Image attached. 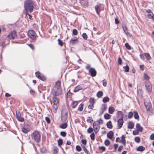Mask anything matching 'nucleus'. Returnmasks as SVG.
Instances as JSON below:
<instances>
[{
	"mask_svg": "<svg viewBox=\"0 0 154 154\" xmlns=\"http://www.w3.org/2000/svg\"><path fill=\"white\" fill-rule=\"evenodd\" d=\"M76 150L78 152H80L82 150L81 147L79 145H77L76 146Z\"/></svg>",
	"mask_w": 154,
	"mask_h": 154,
	"instance_id": "nucleus-46",
	"label": "nucleus"
},
{
	"mask_svg": "<svg viewBox=\"0 0 154 154\" xmlns=\"http://www.w3.org/2000/svg\"><path fill=\"white\" fill-rule=\"evenodd\" d=\"M90 137L91 139L94 140L95 139V134L94 133H92L90 135Z\"/></svg>",
	"mask_w": 154,
	"mask_h": 154,
	"instance_id": "nucleus-51",
	"label": "nucleus"
},
{
	"mask_svg": "<svg viewBox=\"0 0 154 154\" xmlns=\"http://www.w3.org/2000/svg\"><path fill=\"white\" fill-rule=\"evenodd\" d=\"M84 104L81 103L79 106L78 110L80 112H82L83 110V107L84 106Z\"/></svg>",
	"mask_w": 154,
	"mask_h": 154,
	"instance_id": "nucleus-31",
	"label": "nucleus"
},
{
	"mask_svg": "<svg viewBox=\"0 0 154 154\" xmlns=\"http://www.w3.org/2000/svg\"><path fill=\"white\" fill-rule=\"evenodd\" d=\"M113 134V132L112 131H110L107 134V137L110 139H112Z\"/></svg>",
	"mask_w": 154,
	"mask_h": 154,
	"instance_id": "nucleus-22",
	"label": "nucleus"
},
{
	"mask_svg": "<svg viewBox=\"0 0 154 154\" xmlns=\"http://www.w3.org/2000/svg\"><path fill=\"white\" fill-rule=\"evenodd\" d=\"M123 68L124 69V70L125 72H128L129 71V67L128 65H126L125 67H123Z\"/></svg>",
	"mask_w": 154,
	"mask_h": 154,
	"instance_id": "nucleus-36",
	"label": "nucleus"
},
{
	"mask_svg": "<svg viewBox=\"0 0 154 154\" xmlns=\"http://www.w3.org/2000/svg\"><path fill=\"white\" fill-rule=\"evenodd\" d=\"M133 116V113L132 112H129L128 115V118L129 119L131 118Z\"/></svg>",
	"mask_w": 154,
	"mask_h": 154,
	"instance_id": "nucleus-50",
	"label": "nucleus"
},
{
	"mask_svg": "<svg viewBox=\"0 0 154 154\" xmlns=\"http://www.w3.org/2000/svg\"><path fill=\"white\" fill-rule=\"evenodd\" d=\"M117 114L118 115H122L121 118L119 119L117 121L118 128L120 129L122 127L124 123L123 120L124 114H123V112L121 111H118L117 112Z\"/></svg>",
	"mask_w": 154,
	"mask_h": 154,
	"instance_id": "nucleus-3",
	"label": "nucleus"
},
{
	"mask_svg": "<svg viewBox=\"0 0 154 154\" xmlns=\"http://www.w3.org/2000/svg\"><path fill=\"white\" fill-rule=\"evenodd\" d=\"M82 37L85 40H87L88 38V36L85 33H83L82 35Z\"/></svg>",
	"mask_w": 154,
	"mask_h": 154,
	"instance_id": "nucleus-41",
	"label": "nucleus"
},
{
	"mask_svg": "<svg viewBox=\"0 0 154 154\" xmlns=\"http://www.w3.org/2000/svg\"><path fill=\"white\" fill-rule=\"evenodd\" d=\"M52 100L54 103L52 106L53 112H56L58 107L59 101L57 98L55 96L53 97Z\"/></svg>",
	"mask_w": 154,
	"mask_h": 154,
	"instance_id": "nucleus-5",
	"label": "nucleus"
},
{
	"mask_svg": "<svg viewBox=\"0 0 154 154\" xmlns=\"http://www.w3.org/2000/svg\"><path fill=\"white\" fill-rule=\"evenodd\" d=\"M72 94V93L70 92H67V97L68 98H70L71 97V95Z\"/></svg>",
	"mask_w": 154,
	"mask_h": 154,
	"instance_id": "nucleus-54",
	"label": "nucleus"
},
{
	"mask_svg": "<svg viewBox=\"0 0 154 154\" xmlns=\"http://www.w3.org/2000/svg\"><path fill=\"white\" fill-rule=\"evenodd\" d=\"M134 126V123L131 121L129 122L128 123V128L132 129Z\"/></svg>",
	"mask_w": 154,
	"mask_h": 154,
	"instance_id": "nucleus-19",
	"label": "nucleus"
},
{
	"mask_svg": "<svg viewBox=\"0 0 154 154\" xmlns=\"http://www.w3.org/2000/svg\"><path fill=\"white\" fill-rule=\"evenodd\" d=\"M143 78L145 80H148L150 79V77L147 74L144 73L143 74Z\"/></svg>",
	"mask_w": 154,
	"mask_h": 154,
	"instance_id": "nucleus-35",
	"label": "nucleus"
},
{
	"mask_svg": "<svg viewBox=\"0 0 154 154\" xmlns=\"http://www.w3.org/2000/svg\"><path fill=\"white\" fill-rule=\"evenodd\" d=\"M62 93V89L61 87H57V90L54 91L53 93L54 96L56 97L58 96Z\"/></svg>",
	"mask_w": 154,
	"mask_h": 154,
	"instance_id": "nucleus-12",
	"label": "nucleus"
},
{
	"mask_svg": "<svg viewBox=\"0 0 154 154\" xmlns=\"http://www.w3.org/2000/svg\"><path fill=\"white\" fill-rule=\"evenodd\" d=\"M86 69L89 70V73L92 77L95 76L97 74V71L94 68H91L90 64H88L85 67Z\"/></svg>",
	"mask_w": 154,
	"mask_h": 154,
	"instance_id": "nucleus-4",
	"label": "nucleus"
},
{
	"mask_svg": "<svg viewBox=\"0 0 154 154\" xmlns=\"http://www.w3.org/2000/svg\"><path fill=\"white\" fill-rule=\"evenodd\" d=\"M16 118L19 121L23 122L24 120V118L21 117V114L20 112L17 113L16 111Z\"/></svg>",
	"mask_w": 154,
	"mask_h": 154,
	"instance_id": "nucleus-13",
	"label": "nucleus"
},
{
	"mask_svg": "<svg viewBox=\"0 0 154 154\" xmlns=\"http://www.w3.org/2000/svg\"><path fill=\"white\" fill-rule=\"evenodd\" d=\"M125 45L126 48L128 49L131 50V47L129 45L128 43H125Z\"/></svg>",
	"mask_w": 154,
	"mask_h": 154,
	"instance_id": "nucleus-43",
	"label": "nucleus"
},
{
	"mask_svg": "<svg viewBox=\"0 0 154 154\" xmlns=\"http://www.w3.org/2000/svg\"><path fill=\"white\" fill-rule=\"evenodd\" d=\"M32 138L34 139L35 141L37 143H39L41 141V134L40 132L37 131H35L32 134Z\"/></svg>",
	"mask_w": 154,
	"mask_h": 154,
	"instance_id": "nucleus-2",
	"label": "nucleus"
},
{
	"mask_svg": "<svg viewBox=\"0 0 154 154\" xmlns=\"http://www.w3.org/2000/svg\"><path fill=\"white\" fill-rule=\"evenodd\" d=\"M22 131L24 133H26L29 131V130L26 129L25 127H23L22 128Z\"/></svg>",
	"mask_w": 154,
	"mask_h": 154,
	"instance_id": "nucleus-39",
	"label": "nucleus"
},
{
	"mask_svg": "<svg viewBox=\"0 0 154 154\" xmlns=\"http://www.w3.org/2000/svg\"><path fill=\"white\" fill-rule=\"evenodd\" d=\"M61 82L60 81H57L56 83V85H57V87H60Z\"/></svg>",
	"mask_w": 154,
	"mask_h": 154,
	"instance_id": "nucleus-60",
	"label": "nucleus"
},
{
	"mask_svg": "<svg viewBox=\"0 0 154 154\" xmlns=\"http://www.w3.org/2000/svg\"><path fill=\"white\" fill-rule=\"evenodd\" d=\"M67 123H64V124L62 123L60 125L59 127L60 128L62 129H65L67 127Z\"/></svg>",
	"mask_w": 154,
	"mask_h": 154,
	"instance_id": "nucleus-24",
	"label": "nucleus"
},
{
	"mask_svg": "<svg viewBox=\"0 0 154 154\" xmlns=\"http://www.w3.org/2000/svg\"><path fill=\"white\" fill-rule=\"evenodd\" d=\"M79 42L77 38L76 37L72 38L69 41V43L70 44L74 45L77 43Z\"/></svg>",
	"mask_w": 154,
	"mask_h": 154,
	"instance_id": "nucleus-14",
	"label": "nucleus"
},
{
	"mask_svg": "<svg viewBox=\"0 0 154 154\" xmlns=\"http://www.w3.org/2000/svg\"><path fill=\"white\" fill-rule=\"evenodd\" d=\"M57 41L58 42V44L62 46L63 45V43L62 40L60 39H58Z\"/></svg>",
	"mask_w": 154,
	"mask_h": 154,
	"instance_id": "nucleus-49",
	"label": "nucleus"
},
{
	"mask_svg": "<svg viewBox=\"0 0 154 154\" xmlns=\"http://www.w3.org/2000/svg\"><path fill=\"white\" fill-rule=\"evenodd\" d=\"M88 107L89 109H92L94 107V105L90 104L88 106Z\"/></svg>",
	"mask_w": 154,
	"mask_h": 154,
	"instance_id": "nucleus-58",
	"label": "nucleus"
},
{
	"mask_svg": "<svg viewBox=\"0 0 154 154\" xmlns=\"http://www.w3.org/2000/svg\"><path fill=\"white\" fill-rule=\"evenodd\" d=\"M82 87L80 85H78L75 87L73 90V91L75 92H76L82 89Z\"/></svg>",
	"mask_w": 154,
	"mask_h": 154,
	"instance_id": "nucleus-20",
	"label": "nucleus"
},
{
	"mask_svg": "<svg viewBox=\"0 0 154 154\" xmlns=\"http://www.w3.org/2000/svg\"><path fill=\"white\" fill-rule=\"evenodd\" d=\"M35 74L37 78L42 81H45L47 79L46 76L42 74L39 71H37L35 73Z\"/></svg>",
	"mask_w": 154,
	"mask_h": 154,
	"instance_id": "nucleus-9",
	"label": "nucleus"
},
{
	"mask_svg": "<svg viewBox=\"0 0 154 154\" xmlns=\"http://www.w3.org/2000/svg\"><path fill=\"white\" fill-rule=\"evenodd\" d=\"M88 119L87 120V121L90 123H91V122L93 121V120L92 118L91 117H88Z\"/></svg>",
	"mask_w": 154,
	"mask_h": 154,
	"instance_id": "nucleus-44",
	"label": "nucleus"
},
{
	"mask_svg": "<svg viewBox=\"0 0 154 154\" xmlns=\"http://www.w3.org/2000/svg\"><path fill=\"white\" fill-rule=\"evenodd\" d=\"M28 36L32 40L35 41L36 39L37 35L33 30H29L27 33Z\"/></svg>",
	"mask_w": 154,
	"mask_h": 154,
	"instance_id": "nucleus-7",
	"label": "nucleus"
},
{
	"mask_svg": "<svg viewBox=\"0 0 154 154\" xmlns=\"http://www.w3.org/2000/svg\"><path fill=\"white\" fill-rule=\"evenodd\" d=\"M134 141L137 143H139L140 141V138L138 137H136L134 138Z\"/></svg>",
	"mask_w": 154,
	"mask_h": 154,
	"instance_id": "nucleus-42",
	"label": "nucleus"
},
{
	"mask_svg": "<svg viewBox=\"0 0 154 154\" xmlns=\"http://www.w3.org/2000/svg\"><path fill=\"white\" fill-rule=\"evenodd\" d=\"M98 148L100 150H101L103 151H104L106 150L105 147L103 146H99Z\"/></svg>",
	"mask_w": 154,
	"mask_h": 154,
	"instance_id": "nucleus-53",
	"label": "nucleus"
},
{
	"mask_svg": "<svg viewBox=\"0 0 154 154\" xmlns=\"http://www.w3.org/2000/svg\"><path fill=\"white\" fill-rule=\"evenodd\" d=\"M97 121L100 124H103V120L101 118L100 119Z\"/></svg>",
	"mask_w": 154,
	"mask_h": 154,
	"instance_id": "nucleus-64",
	"label": "nucleus"
},
{
	"mask_svg": "<svg viewBox=\"0 0 154 154\" xmlns=\"http://www.w3.org/2000/svg\"><path fill=\"white\" fill-rule=\"evenodd\" d=\"M102 101L104 103L109 102V99L108 97H106L103 99Z\"/></svg>",
	"mask_w": 154,
	"mask_h": 154,
	"instance_id": "nucleus-33",
	"label": "nucleus"
},
{
	"mask_svg": "<svg viewBox=\"0 0 154 154\" xmlns=\"http://www.w3.org/2000/svg\"><path fill=\"white\" fill-rule=\"evenodd\" d=\"M17 34L16 31H13L11 32L8 35V38L10 39H13L16 37Z\"/></svg>",
	"mask_w": 154,
	"mask_h": 154,
	"instance_id": "nucleus-11",
	"label": "nucleus"
},
{
	"mask_svg": "<svg viewBox=\"0 0 154 154\" xmlns=\"http://www.w3.org/2000/svg\"><path fill=\"white\" fill-rule=\"evenodd\" d=\"M100 124L97 121L95 122L93 124V126H100Z\"/></svg>",
	"mask_w": 154,
	"mask_h": 154,
	"instance_id": "nucleus-57",
	"label": "nucleus"
},
{
	"mask_svg": "<svg viewBox=\"0 0 154 154\" xmlns=\"http://www.w3.org/2000/svg\"><path fill=\"white\" fill-rule=\"evenodd\" d=\"M154 16V14H153V15H152L150 14H149L147 15V17L149 19H153V18Z\"/></svg>",
	"mask_w": 154,
	"mask_h": 154,
	"instance_id": "nucleus-62",
	"label": "nucleus"
},
{
	"mask_svg": "<svg viewBox=\"0 0 154 154\" xmlns=\"http://www.w3.org/2000/svg\"><path fill=\"white\" fill-rule=\"evenodd\" d=\"M145 149V148L142 146H139L137 149V151L142 152Z\"/></svg>",
	"mask_w": 154,
	"mask_h": 154,
	"instance_id": "nucleus-27",
	"label": "nucleus"
},
{
	"mask_svg": "<svg viewBox=\"0 0 154 154\" xmlns=\"http://www.w3.org/2000/svg\"><path fill=\"white\" fill-rule=\"evenodd\" d=\"M78 102L77 101H73L71 105L73 108H75L78 105Z\"/></svg>",
	"mask_w": 154,
	"mask_h": 154,
	"instance_id": "nucleus-32",
	"label": "nucleus"
},
{
	"mask_svg": "<svg viewBox=\"0 0 154 154\" xmlns=\"http://www.w3.org/2000/svg\"><path fill=\"white\" fill-rule=\"evenodd\" d=\"M45 120L48 123V124L50 123V122H51L50 119L48 117H45Z\"/></svg>",
	"mask_w": 154,
	"mask_h": 154,
	"instance_id": "nucleus-55",
	"label": "nucleus"
},
{
	"mask_svg": "<svg viewBox=\"0 0 154 154\" xmlns=\"http://www.w3.org/2000/svg\"><path fill=\"white\" fill-rule=\"evenodd\" d=\"M100 126H93V128L94 132L95 134H97L99 130Z\"/></svg>",
	"mask_w": 154,
	"mask_h": 154,
	"instance_id": "nucleus-29",
	"label": "nucleus"
},
{
	"mask_svg": "<svg viewBox=\"0 0 154 154\" xmlns=\"http://www.w3.org/2000/svg\"><path fill=\"white\" fill-rule=\"evenodd\" d=\"M145 85L146 88V91L147 92L150 93L152 91V87L151 83L148 81L145 82Z\"/></svg>",
	"mask_w": 154,
	"mask_h": 154,
	"instance_id": "nucleus-10",
	"label": "nucleus"
},
{
	"mask_svg": "<svg viewBox=\"0 0 154 154\" xmlns=\"http://www.w3.org/2000/svg\"><path fill=\"white\" fill-rule=\"evenodd\" d=\"M53 154H58L59 153V150L57 146H54L53 147Z\"/></svg>",
	"mask_w": 154,
	"mask_h": 154,
	"instance_id": "nucleus-23",
	"label": "nucleus"
},
{
	"mask_svg": "<svg viewBox=\"0 0 154 154\" xmlns=\"http://www.w3.org/2000/svg\"><path fill=\"white\" fill-rule=\"evenodd\" d=\"M89 102L90 104H94L95 103V101L94 98L91 97L90 98L89 100Z\"/></svg>",
	"mask_w": 154,
	"mask_h": 154,
	"instance_id": "nucleus-38",
	"label": "nucleus"
},
{
	"mask_svg": "<svg viewBox=\"0 0 154 154\" xmlns=\"http://www.w3.org/2000/svg\"><path fill=\"white\" fill-rule=\"evenodd\" d=\"M139 131H138L135 130H134L133 132V134L134 135H137L139 133Z\"/></svg>",
	"mask_w": 154,
	"mask_h": 154,
	"instance_id": "nucleus-63",
	"label": "nucleus"
},
{
	"mask_svg": "<svg viewBox=\"0 0 154 154\" xmlns=\"http://www.w3.org/2000/svg\"><path fill=\"white\" fill-rule=\"evenodd\" d=\"M60 135L63 137H65L66 136V132L62 131L60 133Z\"/></svg>",
	"mask_w": 154,
	"mask_h": 154,
	"instance_id": "nucleus-47",
	"label": "nucleus"
},
{
	"mask_svg": "<svg viewBox=\"0 0 154 154\" xmlns=\"http://www.w3.org/2000/svg\"><path fill=\"white\" fill-rule=\"evenodd\" d=\"M111 116L110 114L107 113H105L104 115V118L106 119H110Z\"/></svg>",
	"mask_w": 154,
	"mask_h": 154,
	"instance_id": "nucleus-34",
	"label": "nucleus"
},
{
	"mask_svg": "<svg viewBox=\"0 0 154 154\" xmlns=\"http://www.w3.org/2000/svg\"><path fill=\"white\" fill-rule=\"evenodd\" d=\"M115 111V108L112 106H110L109 108V112L112 114Z\"/></svg>",
	"mask_w": 154,
	"mask_h": 154,
	"instance_id": "nucleus-28",
	"label": "nucleus"
},
{
	"mask_svg": "<svg viewBox=\"0 0 154 154\" xmlns=\"http://www.w3.org/2000/svg\"><path fill=\"white\" fill-rule=\"evenodd\" d=\"M126 141L125 137L124 135H122L121 137V142H123Z\"/></svg>",
	"mask_w": 154,
	"mask_h": 154,
	"instance_id": "nucleus-61",
	"label": "nucleus"
},
{
	"mask_svg": "<svg viewBox=\"0 0 154 154\" xmlns=\"http://www.w3.org/2000/svg\"><path fill=\"white\" fill-rule=\"evenodd\" d=\"M122 28L124 32L125 33L127 36L130 37H131L132 36L131 34L128 32L127 28L125 25L123 26Z\"/></svg>",
	"mask_w": 154,
	"mask_h": 154,
	"instance_id": "nucleus-16",
	"label": "nucleus"
},
{
	"mask_svg": "<svg viewBox=\"0 0 154 154\" xmlns=\"http://www.w3.org/2000/svg\"><path fill=\"white\" fill-rule=\"evenodd\" d=\"M144 104L146 108L147 112H152V107L151 102L149 100L144 102Z\"/></svg>",
	"mask_w": 154,
	"mask_h": 154,
	"instance_id": "nucleus-8",
	"label": "nucleus"
},
{
	"mask_svg": "<svg viewBox=\"0 0 154 154\" xmlns=\"http://www.w3.org/2000/svg\"><path fill=\"white\" fill-rule=\"evenodd\" d=\"M104 144L106 146H108L110 144V143L108 140H106L105 141Z\"/></svg>",
	"mask_w": 154,
	"mask_h": 154,
	"instance_id": "nucleus-48",
	"label": "nucleus"
},
{
	"mask_svg": "<svg viewBox=\"0 0 154 154\" xmlns=\"http://www.w3.org/2000/svg\"><path fill=\"white\" fill-rule=\"evenodd\" d=\"M93 131V128L91 127H90L87 130V132L88 133H92Z\"/></svg>",
	"mask_w": 154,
	"mask_h": 154,
	"instance_id": "nucleus-52",
	"label": "nucleus"
},
{
	"mask_svg": "<svg viewBox=\"0 0 154 154\" xmlns=\"http://www.w3.org/2000/svg\"><path fill=\"white\" fill-rule=\"evenodd\" d=\"M137 130L139 132H141L143 131V128L140 125V124L137 123L136 125Z\"/></svg>",
	"mask_w": 154,
	"mask_h": 154,
	"instance_id": "nucleus-17",
	"label": "nucleus"
},
{
	"mask_svg": "<svg viewBox=\"0 0 154 154\" xmlns=\"http://www.w3.org/2000/svg\"><path fill=\"white\" fill-rule=\"evenodd\" d=\"M118 63L119 65H121L122 63V60L120 57H119L118 58Z\"/></svg>",
	"mask_w": 154,
	"mask_h": 154,
	"instance_id": "nucleus-56",
	"label": "nucleus"
},
{
	"mask_svg": "<svg viewBox=\"0 0 154 154\" xmlns=\"http://www.w3.org/2000/svg\"><path fill=\"white\" fill-rule=\"evenodd\" d=\"M82 148L84 151L87 154H90V153L89 151L87 150V149L86 148L85 146H83L82 147Z\"/></svg>",
	"mask_w": 154,
	"mask_h": 154,
	"instance_id": "nucleus-40",
	"label": "nucleus"
},
{
	"mask_svg": "<svg viewBox=\"0 0 154 154\" xmlns=\"http://www.w3.org/2000/svg\"><path fill=\"white\" fill-rule=\"evenodd\" d=\"M57 143L58 145L59 146H61L62 144L63 143L62 139L61 138L59 139L57 141Z\"/></svg>",
	"mask_w": 154,
	"mask_h": 154,
	"instance_id": "nucleus-37",
	"label": "nucleus"
},
{
	"mask_svg": "<svg viewBox=\"0 0 154 154\" xmlns=\"http://www.w3.org/2000/svg\"><path fill=\"white\" fill-rule=\"evenodd\" d=\"M134 118L136 119H139V116L137 112V111H134Z\"/></svg>",
	"mask_w": 154,
	"mask_h": 154,
	"instance_id": "nucleus-30",
	"label": "nucleus"
},
{
	"mask_svg": "<svg viewBox=\"0 0 154 154\" xmlns=\"http://www.w3.org/2000/svg\"><path fill=\"white\" fill-rule=\"evenodd\" d=\"M103 94V93L102 91H99L97 93L96 95L97 97L100 98L101 97Z\"/></svg>",
	"mask_w": 154,
	"mask_h": 154,
	"instance_id": "nucleus-26",
	"label": "nucleus"
},
{
	"mask_svg": "<svg viewBox=\"0 0 154 154\" xmlns=\"http://www.w3.org/2000/svg\"><path fill=\"white\" fill-rule=\"evenodd\" d=\"M103 82V85L104 86L106 87L107 85V81L105 79H104L102 81Z\"/></svg>",
	"mask_w": 154,
	"mask_h": 154,
	"instance_id": "nucleus-59",
	"label": "nucleus"
},
{
	"mask_svg": "<svg viewBox=\"0 0 154 154\" xmlns=\"http://www.w3.org/2000/svg\"><path fill=\"white\" fill-rule=\"evenodd\" d=\"M144 55L148 60H150L151 59V57L149 53H144Z\"/></svg>",
	"mask_w": 154,
	"mask_h": 154,
	"instance_id": "nucleus-21",
	"label": "nucleus"
},
{
	"mask_svg": "<svg viewBox=\"0 0 154 154\" xmlns=\"http://www.w3.org/2000/svg\"><path fill=\"white\" fill-rule=\"evenodd\" d=\"M68 112L65 109H63L61 113V121L62 122H65L68 117Z\"/></svg>",
	"mask_w": 154,
	"mask_h": 154,
	"instance_id": "nucleus-6",
	"label": "nucleus"
},
{
	"mask_svg": "<svg viewBox=\"0 0 154 154\" xmlns=\"http://www.w3.org/2000/svg\"><path fill=\"white\" fill-rule=\"evenodd\" d=\"M95 10H103L104 9V5L101 4H97L95 7Z\"/></svg>",
	"mask_w": 154,
	"mask_h": 154,
	"instance_id": "nucleus-15",
	"label": "nucleus"
},
{
	"mask_svg": "<svg viewBox=\"0 0 154 154\" xmlns=\"http://www.w3.org/2000/svg\"><path fill=\"white\" fill-rule=\"evenodd\" d=\"M33 3L31 0H26L24 2V10H33Z\"/></svg>",
	"mask_w": 154,
	"mask_h": 154,
	"instance_id": "nucleus-1",
	"label": "nucleus"
},
{
	"mask_svg": "<svg viewBox=\"0 0 154 154\" xmlns=\"http://www.w3.org/2000/svg\"><path fill=\"white\" fill-rule=\"evenodd\" d=\"M107 108V106L105 104H103L102 107L101 109V112H100V115H101L103 112L106 110Z\"/></svg>",
	"mask_w": 154,
	"mask_h": 154,
	"instance_id": "nucleus-18",
	"label": "nucleus"
},
{
	"mask_svg": "<svg viewBox=\"0 0 154 154\" xmlns=\"http://www.w3.org/2000/svg\"><path fill=\"white\" fill-rule=\"evenodd\" d=\"M72 34L75 35H77L78 34V32L76 29H74L72 30Z\"/></svg>",
	"mask_w": 154,
	"mask_h": 154,
	"instance_id": "nucleus-45",
	"label": "nucleus"
},
{
	"mask_svg": "<svg viewBox=\"0 0 154 154\" xmlns=\"http://www.w3.org/2000/svg\"><path fill=\"white\" fill-rule=\"evenodd\" d=\"M106 126L108 128L111 129L112 128V125L111 121H109L106 123Z\"/></svg>",
	"mask_w": 154,
	"mask_h": 154,
	"instance_id": "nucleus-25",
	"label": "nucleus"
}]
</instances>
